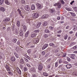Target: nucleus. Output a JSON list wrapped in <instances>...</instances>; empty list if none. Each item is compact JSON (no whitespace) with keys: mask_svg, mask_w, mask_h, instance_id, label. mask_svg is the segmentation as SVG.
Wrapping results in <instances>:
<instances>
[{"mask_svg":"<svg viewBox=\"0 0 77 77\" xmlns=\"http://www.w3.org/2000/svg\"><path fill=\"white\" fill-rule=\"evenodd\" d=\"M32 17L33 18L35 19L39 17V14L38 13H35L32 14Z\"/></svg>","mask_w":77,"mask_h":77,"instance_id":"obj_1","label":"nucleus"},{"mask_svg":"<svg viewBox=\"0 0 77 77\" xmlns=\"http://www.w3.org/2000/svg\"><path fill=\"white\" fill-rule=\"evenodd\" d=\"M39 40L38 38H35L34 39H32L31 40L32 42L33 43V44H37L38 43Z\"/></svg>","mask_w":77,"mask_h":77,"instance_id":"obj_2","label":"nucleus"},{"mask_svg":"<svg viewBox=\"0 0 77 77\" xmlns=\"http://www.w3.org/2000/svg\"><path fill=\"white\" fill-rule=\"evenodd\" d=\"M17 11H18V12L19 13V15H20V16L22 17V18H24V16L23 14V12H21V10L20 8H19Z\"/></svg>","mask_w":77,"mask_h":77,"instance_id":"obj_3","label":"nucleus"},{"mask_svg":"<svg viewBox=\"0 0 77 77\" xmlns=\"http://www.w3.org/2000/svg\"><path fill=\"white\" fill-rule=\"evenodd\" d=\"M42 68H43V66L42 64H40L38 65V69L39 71H42Z\"/></svg>","mask_w":77,"mask_h":77,"instance_id":"obj_4","label":"nucleus"},{"mask_svg":"<svg viewBox=\"0 0 77 77\" xmlns=\"http://www.w3.org/2000/svg\"><path fill=\"white\" fill-rule=\"evenodd\" d=\"M5 67L7 71H11V68H10V67L9 66V65L8 64H6Z\"/></svg>","mask_w":77,"mask_h":77,"instance_id":"obj_5","label":"nucleus"},{"mask_svg":"<svg viewBox=\"0 0 77 77\" xmlns=\"http://www.w3.org/2000/svg\"><path fill=\"white\" fill-rule=\"evenodd\" d=\"M36 5L38 9H41L42 8L41 7V5L38 3H36Z\"/></svg>","mask_w":77,"mask_h":77,"instance_id":"obj_6","label":"nucleus"},{"mask_svg":"<svg viewBox=\"0 0 77 77\" xmlns=\"http://www.w3.org/2000/svg\"><path fill=\"white\" fill-rule=\"evenodd\" d=\"M49 17L48 14H45L42 16L41 18L42 19H45V18H47Z\"/></svg>","mask_w":77,"mask_h":77,"instance_id":"obj_7","label":"nucleus"},{"mask_svg":"<svg viewBox=\"0 0 77 77\" xmlns=\"http://www.w3.org/2000/svg\"><path fill=\"white\" fill-rule=\"evenodd\" d=\"M41 23L40 22H38L37 23L36 25H35V27L36 28H39L41 26Z\"/></svg>","mask_w":77,"mask_h":77,"instance_id":"obj_8","label":"nucleus"},{"mask_svg":"<svg viewBox=\"0 0 77 77\" xmlns=\"http://www.w3.org/2000/svg\"><path fill=\"white\" fill-rule=\"evenodd\" d=\"M25 9L28 12H29L30 11V8L27 5H26L25 7Z\"/></svg>","mask_w":77,"mask_h":77,"instance_id":"obj_9","label":"nucleus"},{"mask_svg":"<svg viewBox=\"0 0 77 77\" xmlns=\"http://www.w3.org/2000/svg\"><path fill=\"white\" fill-rule=\"evenodd\" d=\"M9 20H10L9 18H6L3 19V21L4 22H8V21H9Z\"/></svg>","mask_w":77,"mask_h":77,"instance_id":"obj_10","label":"nucleus"},{"mask_svg":"<svg viewBox=\"0 0 77 77\" xmlns=\"http://www.w3.org/2000/svg\"><path fill=\"white\" fill-rule=\"evenodd\" d=\"M16 71L18 72L19 74H21V71L18 67L16 68Z\"/></svg>","mask_w":77,"mask_h":77,"instance_id":"obj_11","label":"nucleus"},{"mask_svg":"<svg viewBox=\"0 0 77 77\" xmlns=\"http://www.w3.org/2000/svg\"><path fill=\"white\" fill-rule=\"evenodd\" d=\"M11 60L12 62H15V60H16V59H15V57L12 56L11 57Z\"/></svg>","mask_w":77,"mask_h":77,"instance_id":"obj_12","label":"nucleus"},{"mask_svg":"<svg viewBox=\"0 0 77 77\" xmlns=\"http://www.w3.org/2000/svg\"><path fill=\"white\" fill-rule=\"evenodd\" d=\"M66 67L67 69H70L72 68V66L71 64H67L66 65Z\"/></svg>","mask_w":77,"mask_h":77,"instance_id":"obj_13","label":"nucleus"},{"mask_svg":"<svg viewBox=\"0 0 77 77\" xmlns=\"http://www.w3.org/2000/svg\"><path fill=\"white\" fill-rule=\"evenodd\" d=\"M31 71L32 72H36V70L35 69V67H33L31 68Z\"/></svg>","mask_w":77,"mask_h":77,"instance_id":"obj_14","label":"nucleus"},{"mask_svg":"<svg viewBox=\"0 0 77 77\" xmlns=\"http://www.w3.org/2000/svg\"><path fill=\"white\" fill-rule=\"evenodd\" d=\"M47 47H48V44H45L42 47V50H44V49H45Z\"/></svg>","mask_w":77,"mask_h":77,"instance_id":"obj_15","label":"nucleus"},{"mask_svg":"<svg viewBox=\"0 0 77 77\" xmlns=\"http://www.w3.org/2000/svg\"><path fill=\"white\" fill-rule=\"evenodd\" d=\"M5 2L7 5H10V3L8 0H5Z\"/></svg>","mask_w":77,"mask_h":77,"instance_id":"obj_16","label":"nucleus"},{"mask_svg":"<svg viewBox=\"0 0 77 77\" xmlns=\"http://www.w3.org/2000/svg\"><path fill=\"white\" fill-rule=\"evenodd\" d=\"M29 31H28L25 34V38H27V37H28V36H29Z\"/></svg>","mask_w":77,"mask_h":77,"instance_id":"obj_17","label":"nucleus"},{"mask_svg":"<svg viewBox=\"0 0 77 77\" xmlns=\"http://www.w3.org/2000/svg\"><path fill=\"white\" fill-rule=\"evenodd\" d=\"M37 35V33H33L31 34V38H35Z\"/></svg>","mask_w":77,"mask_h":77,"instance_id":"obj_18","label":"nucleus"},{"mask_svg":"<svg viewBox=\"0 0 77 77\" xmlns=\"http://www.w3.org/2000/svg\"><path fill=\"white\" fill-rule=\"evenodd\" d=\"M0 10L2 12H5V8L3 7H1L0 8Z\"/></svg>","mask_w":77,"mask_h":77,"instance_id":"obj_19","label":"nucleus"},{"mask_svg":"<svg viewBox=\"0 0 77 77\" xmlns=\"http://www.w3.org/2000/svg\"><path fill=\"white\" fill-rule=\"evenodd\" d=\"M23 30L24 31V32H26V30H27V27H26V26L25 25H24L23 26Z\"/></svg>","mask_w":77,"mask_h":77,"instance_id":"obj_20","label":"nucleus"},{"mask_svg":"<svg viewBox=\"0 0 77 77\" xmlns=\"http://www.w3.org/2000/svg\"><path fill=\"white\" fill-rule=\"evenodd\" d=\"M16 25L18 27L20 26V22L19 21H17V22Z\"/></svg>","mask_w":77,"mask_h":77,"instance_id":"obj_21","label":"nucleus"},{"mask_svg":"<svg viewBox=\"0 0 77 77\" xmlns=\"http://www.w3.org/2000/svg\"><path fill=\"white\" fill-rule=\"evenodd\" d=\"M24 63V60L22 58L20 60V63H21V64H23Z\"/></svg>","mask_w":77,"mask_h":77,"instance_id":"obj_22","label":"nucleus"},{"mask_svg":"<svg viewBox=\"0 0 77 77\" xmlns=\"http://www.w3.org/2000/svg\"><path fill=\"white\" fill-rule=\"evenodd\" d=\"M49 12H50L51 13H54V12H55V10L53 9H51L49 10Z\"/></svg>","mask_w":77,"mask_h":77,"instance_id":"obj_23","label":"nucleus"},{"mask_svg":"<svg viewBox=\"0 0 77 77\" xmlns=\"http://www.w3.org/2000/svg\"><path fill=\"white\" fill-rule=\"evenodd\" d=\"M39 30H35L34 31V33H37V35H38V33H39Z\"/></svg>","mask_w":77,"mask_h":77,"instance_id":"obj_24","label":"nucleus"},{"mask_svg":"<svg viewBox=\"0 0 77 77\" xmlns=\"http://www.w3.org/2000/svg\"><path fill=\"white\" fill-rule=\"evenodd\" d=\"M75 55L74 54H73L71 55V56L70 57L71 58V59H75Z\"/></svg>","mask_w":77,"mask_h":77,"instance_id":"obj_25","label":"nucleus"},{"mask_svg":"<svg viewBox=\"0 0 77 77\" xmlns=\"http://www.w3.org/2000/svg\"><path fill=\"white\" fill-rule=\"evenodd\" d=\"M23 33L24 32L23 31H20L19 34L20 36H23Z\"/></svg>","mask_w":77,"mask_h":77,"instance_id":"obj_26","label":"nucleus"},{"mask_svg":"<svg viewBox=\"0 0 77 77\" xmlns=\"http://www.w3.org/2000/svg\"><path fill=\"white\" fill-rule=\"evenodd\" d=\"M43 75L44 76H45V77H47V76H48V74L47 72H44L43 73Z\"/></svg>","mask_w":77,"mask_h":77,"instance_id":"obj_27","label":"nucleus"},{"mask_svg":"<svg viewBox=\"0 0 77 77\" xmlns=\"http://www.w3.org/2000/svg\"><path fill=\"white\" fill-rule=\"evenodd\" d=\"M14 33L15 34V35H17L19 33V32L18 31V30L17 29H16L15 30Z\"/></svg>","mask_w":77,"mask_h":77,"instance_id":"obj_28","label":"nucleus"},{"mask_svg":"<svg viewBox=\"0 0 77 77\" xmlns=\"http://www.w3.org/2000/svg\"><path fill=\"white\" fill-rule=\"evenodd\" d=\"M31 21H32V20H31V19H29L27 20H26V22L27 23H30Z\"/></svg>","mask_w":77,"mask_h":77,"instance_id":"obj_29","label":"nucleus"},{"mask_svg":"<svg viewBox=\"0 0 77 77\" xmlns=\"http://www.w3.org/2000/svg\"><path fill=\"white\" fill-rule=\"evenodd\" d=\"M31 8L32 10H35V6L34 5H32L31 6Z\"/></svg>","mask_w":77,"mask_h":77,"instance_id":"obj_30","label":"nucleus"},{"mask_svg":"<svg viewBox=\"0 0 77 77\" xmlns=\"http://www.w3.org/2000/svg\"><path fill=\"white\" fill-rule=\"evenodd\" d=\"M17 39L16 38H14L12 39V41L13 42H14V43H16V42H17Z\"/></svg>","mask_w":77,"mask_h":77,"instance_id":"obj_31","label":"nucleus"},{"mask_svg":"<svg viewBox=\"0 0 77 77\" xmlns=\"http://www.w3.org/2000/svg\"><path fill=\"white\" fill-rule=\"evenodd\" d=\"M4 2H5V0H0V5H2V4L4 3Z\"/></svg>","mask_w":77,"mask_h":77,"instance_id":"obj_32","label":"nucleus"},{"mask_svg":"<svg viewBox=\"0 0 77 77\" xmlns=\"http://www.w3.org/2000/svg\"><path fill=\"white\" fill-rule=\"evenodd\" d=\"M50 30H51V31H53V29H54V27H52V26H50L49 27Z\"/></svg>","mask_w":77,"mask_h":77,"instance_id":"obj_33","label":"nucleus"},{"mask_svg":"<svg viewBox=\"0 0 77 77\" xmlns=\"http://www.w3.org/2000/svg\"><path fill=\"white\" fill-rule=\"evenodd\" d=\"M57 7L58 8H61V4H60V3H58Z\"/></svg>","mask_w":77,"mask_h":77,"instance_id":"obj_34","label":"nucleus"},{"mask_svg":"<svg viewBox=\"0 0 77 77\" xmlns=\"http://www.w3.org/2000/svg\"><path fill=\"white\" fill-rule=\"evenodd\" d=\"M47 24H48L47 22H45L43 23V26H46Z\"/></svg>","mask_w":77,"mask_h":77,"instance_id":"obj_35","label":"nucleus"},{"mask_svg":"<svg viewBox=\"0 0 77 77\" xmlns=\"http://www.w3.org/2000/svg\"><path fill=\"white\" fill-rule=\"evenodd\" d=\"M62 57H65L66 56V54L65 53H63L62 52Z\"/></svg>","mask_w":77,"mask_h":77,"instance_id":"obj_36","label":"nucleus"},{"mask_svg":"<svg viewBox=\"0 0 77 77\" xmlns=\"http://www.w3.org/2000/svg\"><path fill=\"white\" fill-rule=\"evenodd\" d=\"M70 13L71 14V15L73 16V17H75V13L72 12H70Z\"/></svg>","mask_w":77,"mask_h":77,"instance_id":"obj_37","label":"nucleus"},{"mask_svg":"<svg viewBox=\"0 0 77 77\" xmlns=\"http://www.w3.org/2000/svg\"><path fill=\"white\" fill-rule=\"evenodd\" d=\"M14 54L17 58H18V55L17 54L16 52L14 53Z\"/></svg>","mask_w":77,"mask_h":77,"instance_id":"obj_38","label":"nucleus"},{"mask_svg":"<svg viewBox=\"0 0 77 77\" xmlns=\"http://www.w3.org/2000/svg\"><path fill=\"white\" fill-rule=\"evenodd\" d=\"M45 33H50V31L48 29H46L45 30Z\"/></svg>","mask_w":77,"mask_h":77,"instance_id":"obj_39","label":"nucleus"},{"mask_svg":"<svg viewBox=\"0 0 77 77\" xmlns=\"http://www.w3.org/2000/svg\"><path fill=\"white\" fill-rule=\"evenodd\" d=\"M49 45L51 47H54V44L53 43H51L49 44Z\"/></svg>","mask_w":77,"mask_h":77,"instance_id":"obj_40","label":"nucleus"},{"mask_svg":"<svg viewBox=\"0 0 77 77\" xmlns=\"http://www.w3.org/2000/svg\"><path fill=\"white\" fill-rule=\"evenodd\" d=\"M60 2L62 5H64L65 4V2L63 0H60Z\"/></svg>","mask_w":77,"mask_h":77,"instance_id":"obj_41","label":"nucleus"},{"mask_svg":"<svg viewBox=\"0 0 77 77\" xmlns=\"http://www.w3.org/2000/svg\"><path fill=\"white\" fill-rule=\"evenodd\" d=\"M73 9L75 11V12H77V7H75L73 8Z\"/></svg>","mask_w":77,"mask_h":77,"instance_id":"obj_42","label":"nucleus"},{"mask_svg":"<svg viewBox=\"0 0 77 77\" xmlns=\"http://www.w3.org/2000/svg\"><path fill=\"white\" fill-rule=\"evenodd\" d=\"M28 53L29 54H30L32 52V50L31 49H29L27 51Z\"/></svg>","mask_w":77,"mask_h":77,"instance_id":"obj_43","label":"nucleus"},{"mask_svg":"<svg viewBox=\"0 0 77 77\" xmlns=\"http://www.w3.org/2000/svg\"><path fill=\"white\" fill-rule=\"evenodd\" d=\"M68 38V35L66 34L64 36V39L65 40L67 39V38Z\"/></svg>","mask_w":77,"mask_h":77,"instance_id":"obj_44","label":"nucleus"},{"mask_svg":"<svg viewBox=\"0 0 77 77\" xmlns=\"http://www.w3.org/2000/svg\"><path fill=\"white\" fill-rule=\"evenodd\" d=\"M27 67H25L24 68L23 70H24V72H26V71H27Z\"/></svg>","mask_w":77,"mask_h":77,"instance_id":"obj_45","label":"nucleus"},{"mask_svg":"<svg viewBox=\"0 0 77 77\" xmlns=\"http://www.w3.org/2000/svg\"><path fill=\"white\" fill-rule=\"evenodd\" d=\"M73 29L74 30H77V26H74V27Z\"/></svg>","mask_w":77,"mask_h":77,"instance_id":"obj_46","label":"nucleus"},{"mask_svg":"<svg viewBox=\"0 0 77 77\" xmlns=\"http://www.w3.org/2000/svg\"><path fill=\"white\" fill-rule=\"evenodd\" d=\"M66 9L67 11H71V9L68 8H66Z\"/></svg>","mask_w":77,"mask_h":77,"instance_id":"obj_47","label":"nucleus"},{"mask_svg":"<svg viewBox=\"0 0 77 77\" xmlns=\"http://www.w3.org/2000/svg\"><path fill=\"white\" fill-rule=\"evenodd\" d=\"M45 52L44 51H43L42 52V56H44V55H45Z\"/></svg>","mask_w":77,"mask_h":77,"instance_id":"obj_48","label":"nucleus"},{"mask_svg":"<svg viewBox=\"0 0 77 77\" xmlns=\"http://www.w3.org/2000/svg\"><path fill=\"white\" fill-rule=\"evenodd\" d=\"M58 65V62H56L55 63V67H57V66Z\"/></svg>","mask_w":77,"mask_h":77,"instance_id":"obj_49","label":"nucleus"},{"mask_svg":"<svg viewBox=\"0 0 77 77\" xmlns=\"http://www.w3.org/2000/svg\"><path fill=\"white\" fill-rule=\"evenodd\" d=\"M24 60L26 62H29V60H28L26 58H24Z\"/></svg>","mask_w":77,"mask_h":77,"instance_id":"obj_50","label":"nucleus"},{"mask_svg":"<svg viewBox=\"0 0 77 77\" xmlns=\"http://www.w3.org/2000/svg\"><path fill=\"white\" fill-rule=\"evenodd\" d=\"M67 59L68 61L69 62H70V61H71V59H70V58H69L68 57L67 58Z\"/></svg>","mask_w":77,"mask_h":77,"instance_id":"obj_51","label":"nucleus"},{"mask_svg":"<svg viewBox=\"0 0 77 77\" xmlns=\"http://www.w3.org/2000/svg\"><path fill=\"white\" fill-rule=\"evenodd\" d=\"M48 36V35L47 34H45L44 35V37H45V38H47Z\"/></svg>","mask_w":77,"mask_h":77,"instance_id":"obj_52","label":"nucleus"},{"mask_svg":"<svg viewBox=\"0 0 77 77\" xmlns=\"http://www.w3.org/2000/svg\"><path fill=\"white\" fill-rule=\"evenodd\" d=\"M17 45H20V42L19 41H18L17 43Z\"/></svg>","mask_w":77,"mask_h":77,"instance_id":"obj_53","label":"nucleus"},{"mask_svg":"<svg viewBox=\"0 0 77 77\" xmlns=\"http://www.w3.org/2000/svg\"><path fill=\"white\" fill-rule=\"evenodd\" d=\"M30 43H31V42H29L26 45V47H27V46H29V45H30Z\"/></svg>","mask_w":77,"mask_h":77,"instance_id":"obj_54","label":"nucleus"},{"mask_svg":"<svg viewBox=\"0 0 77 77\" xmlns=\"http://www.w3.org/2000/svg\"><path fill=\"white\" fill-rule=\"evenodd\" d=\"M8 72V74H9L11 75H13V74H12V73L11 72Z\"/></svg>","mask_w":77,"mask_h":77,"instance_id":"obj_55","label":"nucleus"},{"mask_svg":"<svg viewBox=\"0 0 77 77\" xmlns=\"http://www.w3.org/2000/svg\"><path fill=\"white\" fill-rule=\"evenodd\" d=\"M26 65L27 66H28V67H29V68H30V67H31V66L29 65V64H27Z\"/></svg>","mask_w":77,"mask_h":77,"instance_id":"obj_56","label":"nucleus"},{"mask_svg":"<svg viewBox=\"0 0 77 77\" xmlns=\"http://www.w3.org/2000/svg\"><path fill=\"white\" fill-rule=\"evenodd\" d=\"M77 46H75L73 47V49H74V50H75V49H77Z\"/></svg>","mask_w":77,"mask_h":77,"instance_id":"obj_57","label":"nucleus"},{"mask_svg":"<svg viewBox=\"0 0 77 77\" xmlns=\"http://www.w3.org/2000/svg\"><path fill=\"white\" fill-rule=\"evenodd\" d=\"M32 77H37L36 75H35V74H33L32 76Z\"/></svg>","mask_w":77,"mask_h":77,"instance_id":"obj_58","label":"nucleus"},{"mask_svg":"<svg viewBox=\"0 0 77 77\" xmlns=\"http://www.w3.org/2000/svg\"><path fill=\"white\" fill-rule=\"evenodd\" d=\"M71 20H72V21H75V19L74 18H72L70 19Z\"/></svg>","mask_w":77,"mask_h":77,"instance_id":"obj_59","label":"nucleus"},{"mask_svg":"<svg viewBox=\"0 0 77 77\" xmlns=\"http://www.w3.org/2000/svg\"><path fill=\"white\" fill-rule=\"evenodd\" d=\"M59 63H61L62 62V60H61V59H60L59 60Z\"/></svg>","mask_w":77,"mask_h":77,"instance_id":"obj_60","label":"nucleus"},{"mask_svg":"<svg viewBox=\"0 0 77 77\" xmlns=\"http://www.w3.org/2000/svg\"><path fill=\"white\" fill-rule=\"evenodd\" d=\"M61 32H62V30H60L58 31L57 32V33H60Z\"/></svg>","mask_w":77,"mask_h":77,"instance_id":"obj_61","label":"nucleus"},{"mask_svg":"<svg viewBox=\"0 0 77 77\" xmlns=\"http://www.w3.org/2000/svg\"><path fill=\"white\" fill-rule=\"evenodd\" d=\"M58 5V3H55L54 5V6H57V5Z\"/></svg>","mask_w":77,"mask_h":77,"instance_id":"obj_62","label":"nucleus"},{"mask_svg":"<svg viewBox=\"0 0 77 77\" xmlns=\"http://www.w3.org/2000/svg\"><path fill=\"white\" fill-rule=\"evenodd\" d=\"M26 58H27V59H28V60H30V57L29 56H28L26 57Z\"/></svg>","mask_w":77,"mask_h":77,"instance_id":"obj_63","label":"nucleus"},{"mask_svg":"<svg viewBox=\"0 0 77 77\" xmlns=\"http://www.w3.org/2000/svg\"><path fill=\"white\" fill-rule=\"evenodd\" d=\"M61 69L63 71H64L65 70V68H61Z\"/></svg>","mask_w":77,"mask_h":77,"instance_id":"obj_64","label":"nucleus"}]
</instances>
